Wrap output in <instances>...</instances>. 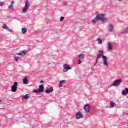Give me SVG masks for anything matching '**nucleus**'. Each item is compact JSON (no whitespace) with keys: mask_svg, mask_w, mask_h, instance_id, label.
<instances>
[{"mask_svg":"<svg viewBox=\"0 0 128 128\" xmlns=\"http://www.w3.org/2000/svg\"><path fill=\"white\" fill-rule=\"evenodd\" d=\"M98 53V54L97 56V58L96 59V62L94 64V66H96V64H98V60L102 58L103 64L104 66L106 67L108 66H110V64L108 62V57H106L105 56H104V51L99 50Z\"/></svg>","mask_w":128,"mask_h":128,"instance_id":"1","label":"nucleus"},{"mask_svg":"<svg viewBox=\"0 0 128 128\" xmlns=\"http://www.w3.org/2000/svg\"><path fill=\"white\" fill-rule=\"evenodd\" d=\"M105 16L106 15L104 14H98L96 18L92 20V24H96V22H98L100 20H101L102 22H108V20L104 18Z\"/></svg>","mask_w":128,"mask_h":128,"instance_id":"2","label":"nucleus"},{"mask_svg":"<svg viewBox=\"0 0 128 128\" xmlns=\"http://www.w3.org/2000/svg\"><path fill=\"white\" fill-rule=\"evenodd\" d=\"M44 92V85L40 86L38 90H34V92L36 94H42V92Z\"/></svg>","mask_w":128,"mask_h":128,"instance_id":"3","label":"nucleus"},{"mask_svg":"<svg viewBox=\"0 0 128 128\" xmlns=\"http://www.w3.org/2000/svg\"><path fill=\"white\" fill-rule=\"evenodd\" d=\"M30 2L26 1L25 4V8L23 9L22 12L23 14H26V12H28V8H30Z\"/></svg>","mask_w":128,"mask_h":128,"instance_id":"4","label":"nucleus"},{"mask_svg":"<svg viewBox=\"0 0 128 128\" xmlns=\"http://www.w3.org/2000/svg\"><path fill=\"white\" fill-rule=\"evenodd\" d=\"M18 82H15L14 84L12 87V92H16L18 90Z\"/></svg>","mask_w":128,"mask_h":128,"instance_id":"5","label":"nucleus"},{"mask_svg":"<svg viewBox=\"0 0 128 128\" xmlns=\"http://www.w3.org/2000/svg\"><path fill=\"white\" fill-rule=\"evenodd\" d=\"M64 72H68V70H72V68H70V66L68 64H64Z\"/></svg>","mask_w":128,"mask_h":128,"instance_id":"6","label":"nucleus"},{"mask_svg":"<svg viewBox=\"0 0 128 128\" xmlns=\"http://www.w3.org/2000/svg\"><path fill=\"white\" fill-rule=\"evenodd\" d=\"M122 84V80L120 79L116 81H115L113 84H112V86H120V84Z\"/></svg>","mask_w":128,"mask_h":128,"instance_id":"7","label":"nucleus"},{"mask_svg":"<svg viewBox=\"0 0 128 128\" xmlns=\"http://www.w3.org/2000/svg\"><path fill=\"white\" fill-rule=\"evenodd\" d=\"M84 118V116L82 112H78L76 114V118L77 120H80V118Z\"/></svg>","mask_w":128,"mask_h":128,"instance_id":"8","label":"nucleus"},{"mask_svg":"<svg viewBox=\"0 0 128 128\" xmlns=\"http://www.w3.org/2000/svg\"><path fill=\"white\" fill-rule=\"evenodd\" d=\"M84 110L86 112H89L90 110V106L88 105H86L84 106Z\"/></svg>","mask_w":128,"mask_h":128,"instance_id":"9","label":"nucleus"},{"mask_svg":"<svg viewBox=\"0 0 128 128\" xmlns=\"http://www.w3.org/2000/svg\"><path fill=\"white\" fill-rule=\"evenodd\" d=\"M54 92V87H50L49 89H48L45 91L46 94H52Z\"/></svg>","mask_w":128,"mask_h":128,"instance_id":"10","label":"nucleus"},{"mask_svg":"<svg viewBox=\"0 0 128 128\" xmlns=\"http://www.w3.org/2000/svg\"><path fill=\"white\" fill-rule=\"evenodd\" d=\"M3 28H4V30H7L8 32H14V31L12 30H10L6 25H4L3 26Z\"/></svg>","mask_w":128,"mask_h":128,"instance_id":"11","label":"nucleus"},{"mask_svg":"<svg viewBox=\"0 0 128 128\" xmlns=\"http://www.w3.org/2000/svg\"><path fill=\"white\" fill-rule=\"evenodd\" d=\"M114 25L112 24H110L108 26V30L110 32H114Z\"/></svg>","mask_w":128,"mask_h":128,"instance_id":"12","label":"nucleus"},{"mask_svg":"<svg viewBox=\"0 0 128 128\" xmlns=\"http://www.w3.org/2000/svg\"><path fill=\"white\" fill-rule=\"evenodd\" d=\"M26 54V51H22V52L17 54V56H24Z\"/></svg>","mask_w":128,"mask_h":128,"instance_id":"13","label":"nucleus"},{"mask_svg":"<svg viewBox=\"0 0 128 128\" xmlns=\"http://www.w3.org/2000/svg\"><path fill=\"white\" fill-rule=\"evenodd\" d=\"M66 84V80H64L60 82L59 84V88H62L63 84Z\"/></svg>","mask_w":128,"mask_h":128,"instance_id":"14","label":"nucleus"},{"mask_svg":"<svg viewBox=\"0 0 128 128\" xmlns=\"http://www.w3.org/2000/svg\"><path fill=\"white\" fill-rule=\"evenodd\" d=\"M23 82L24 84H28V78L26 77L24 80H23Z\"/></svg>","mask_w":128,"mask_h":128,"instance_id":"15","label":"nucleus"},{"mask_svg":"<svg viewBox=\"0 0 128 128\" xmlns=\"http://www.w3.org/2000/svg\"><path fill=\"white\" fill-rule=\"evenodd\" d=\"M28 98H30V94H27L25 95L24 96H23L22 100H28Z\"/></svg>","mask_w":128,"mask_h":128,"instance_id":"16","label":"nucleus"},{"mask_svg":"<svg viewBox=\"0 0 128 128\" xmlns=\"http://www.w3.org/2000/svg\"><path fill=\"white\" fill-rule=\"evenodd\" d=\"M108 50H112V46L110 42L108 43Z\"/></svg>","mask_w":128,"mask_h":128,"instance_id":"17","label":"nucleus"},{"mask_svg":"<svg viewBox=\"0 0 128 128\" xmlns=\"http://www.w3.org/2000/svg\"><path fill=\"white\" fill-rule=\"evenodd\" d=\"M126 94H128V88H126L125 89V91L124 90L122 92V94L123 96H126Z\"/></svg>","mask_w":128,"mask_h":128,"instance_id":"18","label":"nucleus"},{"mask_svg":"<svg viewBox=\"0 0 128 128\" xmlns=\"http://www.w3.org/2000/svg\"><path fill=\"white\" fill-rule=\"evenodd\" d=\"M122 34H128V28H125L123 30V32H122Z\"/></svg>","mask_w":128,"mask_h":128,"instance_id":"19","label":"nucleus"},{"mask_svg":"<svg viewBox=\"0 0 128 128\" xmlns=\"http://www.w3.org/2000/svg\"><path fill=\"white\" fill-rule=\"evenodd\" d=\"M116 106V103H114V102H111L110 103V108H114V106Z\"/></svg>","mask_w":128,"mask_h":128,"instance_id":"20","label":"nucleus"},{"mask_svg":"<svg viewBox=\"0 0 128 128\" xmlns=\"http://www.w3.org/2000/svg\"><path fill=\"white\" fill-rule=\"evenodd\" d=\"M97 40L98 42V44H102V40L100 38H98Z\"/></svg>","mask_w":128,"mask_h":128,"instance_id":"21","label":"nucleus"},{"mask_svg":"<svg viewBox=\"0 0 128 128\" xmlns=\"http://www.w3.org/2000/svg\"><path fill=\"white\" fill-rule=\"evenodd\" d=\"M84 54H80V55H79V58L80 60H82V58H84Z\"/></svg>","mask_w":128,"mask_h":128,"instance_id":"22","label":"nucleus"},{"mask_svg":"<svg viewBox=\"0 0 128 128\" xmlns=\"http://www.w3.org/2000/svg\"><path fill=\"white\" fill-rule=\"evenodd\" d=\"M9 10H14V4H12L9 8H8Z\"/></svg>","mask_w":128,"mask_h":128,"instance_id":"23","label":"nucleus"},{"mask_svg":"<svg viewBox=\"0 0 128 128\" xmlns=\"http://www.w3.org/2000/svg\"><path fill=\"white\" fill-rule=\"evenodd\" d=\"M22 34H26V32H28V30L26 28H24L22 29Z\"/></svg>","mask_w":128,"mask_h":128,"instance_id":"24","label":"nucleus"},{"mask_svg":"<svg viewBox=\"0 0 128 128\" xmlns=\"http://www.w3.org/2000/svg\"><path fill=\"white\" fill-rule=\"evenodd\" d=\"M82 64V60L80 59L78 60V64Z\"/></svg>","mask_w":128,"mask_h":128,"instance_id":"25","label":"nucleus"},{"mask_svg":"<svg viewBox=\"0 0 128 128\" xmlns=\"http://www.w3.org/2000/svg\"><path fill=\"white\" fill-rule=\"evenodd\" d=\"M16 62H18V60H20V58L18 57H15V58H14Z\"/></svg>","mask_w":128,"mask_h":128,"instance_id":"26","label":"nucleus"},{"mask_svg":"<svg viewBox=\"0 0 128 128\" xmlns=\"http://www.w3.org/2000/svg\"><path fill=\"white\" fill-rule=\"evenodd\" d=\"M60 22H63V20H64V17H61L60 18Z\"/></svg>","mask_w":128,"mask_h":128,"instance_id":"27","label":"nucleus"},{"mask_svg":"<svg viewBox=\"0 0 128 128\" xmlns=\"http://www.w3.org/2000/svg\"><path fill=\"white\" fill-rule=\"evenodd\" d=\"M4 39V36H0V40H2Z\"/></svg>","mask_w":128,"mask_h":128,"instance_id":"28","label":"nucleus"},{"mask_svg":"<svg viewBox=\"0 0 128 128\" xmlns=\"http://www.w3.org/2000/svg\"><path fill=\"white\" fill-rule=\"evenodd\" d=\"M4 2H2L1 3H0V6H4Z\"/></svg>","mask_w":128,"mask_h":128,"instance_id":"29","label":"nucleus"},{"mask_svg":"<svg viewBox=\"0 0 128 128\" xmlns=\"http://www.w3.org/2000/svg\"><path fill=\"white\" fill-rule=\"evenodd\" d=\"M44 80H42L40 82V84H44Z\"/></svg>","mask_w":128,"mask_h":128,"instance_id":"30","label":"nucleus"},{"mask_svg":"<svg viewBox=\"0 0 128 128\" xmlns=\"http://www.w3.org/2000/svg\"><path fill=\"white\" fill-rule=\"evenodd\" d=\"M12 4H14V2H12Z\"/></svg>","mask_w":128,"mask_h":128,"instance_id":"31","label":"nucleus"},{"mask_svg":"<svg viewBox=\"0 0 128 128\" xmlns=\"http://www.w3.org/2000/svg\"><path fill=\"white\" fill-rule=\"evenodd\" d=\"M119 2H122L123 0H118Z\"/></svg>","mask_w":128,"mask_h":128,"instance_id":"32","label":"nucleus"}]
</instances>
